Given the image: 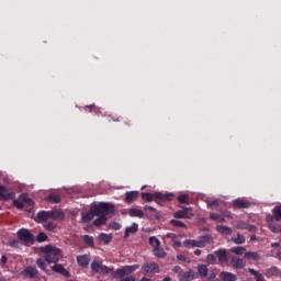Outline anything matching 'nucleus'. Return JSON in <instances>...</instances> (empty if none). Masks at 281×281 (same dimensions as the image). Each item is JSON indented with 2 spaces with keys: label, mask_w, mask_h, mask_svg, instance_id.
Here are the masks:
<instances>
[{
  "label": "nucleus",
  "mask_w": 281,
  "mask_h": 281,
  "mask_svg": "<svg viewBox=\"0 0 281 281\" xmlns=\"http://www.w3.org/2000/svg\"><path fill=\"white\" fill-rule=\"evenodd\" d=\"M16 194L14 192H10L5 187L0 186V201H13V205L18 207V210H23L25 205L32 207L34 205V200L27 198V194L23 193L18 199H14Z\"/></svg>",
  "instance_id": "obj_1"
},
{
  "label": "nucleus",
  "mask_w": 281,
  "mask_h": 281,
  "mask_svg": "<svg viewBox=\"0 0 281 281\" xmlns=\"http://www.w3.org/2000/svg\"><path fill=\"white\" fill-rule=\"evenodd\" d=\"M92 212L99 217L93 221V225L100 227V225H106V215L114 214L115 206L109 202H101L92 205Z\"/></svg>",
  "instance_id": "obj_2"
},
{
  "label": "nucleus",
  "mask_w": 281,
  "mask_h": 281,
  "mask_svg": "<svg viewBox=\"0 0 281 281\" xmlns=\"http://www.w3.org/2000/svg\"><path fill=\"white\" fill-rule=\"evenodd\" d=\"M40 251L43 254V258L48 265H56V262H60L63 258V251L53 245L41 247Z\"/></svg>",
  "instance_id": "obj_3"
},
{
  "label": "nucleus",
  "mask_w": 281,
  "mask_h": 281,
  "mask_svg": "<svg viewBox=\"0 0 281 281\" xmlns=\"http://www.w3.org/2000/svg\"><path fill=\"white\" fill-rule=\"evenodd\" d=\"M135 271V266H124L116 271L113 268H109L106 266L101 267V273L105 276L112 273V276L117 280V278H125V276H131Z\"/></svg>",
  "instance_id": "obj_4"
},
{
  "label": "nucleus",
  "mask_w": 281,
  "mask_h": 281,
  "mask_svg": "<svg viewBox=\"0 0 281 281\" xmlns=\"http://www.w3.org/2000/svg\"><path fill=\"white\" fill-rule=\"evenodd\" d=\"M142 196H143L144 201H147L148 203H150V201H155V199H158L159 201H168L172 196H175V194H172V193L162 194V193L156 192L154 194L142 193Z\"/></svg>",
  "instance_id": "obj_5"
},
{
  "label": "nucleus",
  "mask_w": 281,
  "mask_h": 281,
  "mask_svg": "<svg viewBox=\"0 0 281 281\" xmlns=\"http://www.w3.org/2000/svg\"><path fill=\"white\" fill-rule=\"evenodd\" d=\"M18 238L26 245H32L34 243V235H32V233H30V231H27L26 228H22L18 232Z\"/></svg>",
  "instance_id": "obj_6"
},
{
  "label": "nucleus",
  "mask_w": 281,
  "mask_h": 281,
  "mask_svg": "<svg viewBox=\"0 0 281 281\" xmlns=\"http://www.w3.org/2000/svg\"><path fill=\"white\" fill-rule=\"evenodd\" d=\"M24 278H30L31 280H36L38 278V269L36 267L27 266L24 271L21 272Z\"/></svg>",
  "instance_id": "obj_7"
},
{
  "label": "nucleus",
  "mask_w": 281,
  "mask_h": 281,
  "mask_svg": "<svg viewBox=\"0 0 281 281\" xmlns=\"http://www.w3.org/2000/svg\"><path fill=\"white\" fill-rule=\"evenodd\" d=\"M247 261H245V259H240L236 256L231 258V267H233V269H245Z\"/></svg>",
  "instance_id": "obj_8"
},
{
  "label": "nucleus",
  "mask_w": 281,
  "mask_h": 281,
  "mask_svg": "<svg viewBox=\"0 0 281 281\" xmlns=\"http://www.w3.org/2000/svg\"><path fill=\"white\" fill-rule=\"evenodd\" d=\"M48 218L52 221H64L65 220V213L63 210L54 209L52 211H48Z\"/></svg>",
  "instance_id": "obj_9"
},
{
  "label": "nucleus",
  "mask_w": 281,
  "mask_h": 281,
  "mask_svg": "<svg viewBox=\"0 0 281 281\" xmlns=\"http://www.w3.org/2000/svg\"><path fill=\"white\" fill-rule=\"evenodd\" d=\"M35 223H47L49 221V212L48 211H41L33 217Z\"/></svg>",
  "instance_id": "obj_10"
},
{
  "label": "nucleus",
  "mask_w": 281,
  "mask_h": 281,
  "mask_svg": "<svg viewBox=\"0 0 281 281\" xmlns=\"http://www.w3.org/2000/svg\"><path fill=\"white\" fill-rule=\"evenodd\" d=\"M175 218H192V213H190L189 207H183L180 211L173 213Z\"/></svg>",
  "instance_id": "obj_11"
},
{
  "label": "nucleus",
  "mask_w": 281,
  "mask_h": 281,
  "mask_svg": "<svg viewBox=\"0 0 281 281\" xmlns=\"http://www.w3.org/2000/svg\"><path fill=\"white\" fill-rule=\"evenodd\" d=\"M52 271H54L55 273H60V276H64L65 278H69V271H67V269H65V267H63V265H59L58 262H56L53 267H52Z\"/></svg>",
  "instance_id": "obj_12"
},
{
  "label": "nucleus",
  "mask_w": 281,
  "mask_h": 281,
  "mask_svg": "<svg viewBox=\"0 0 281 281\" xmlns=\"http://www.w3.org/2000/svg\"><path fill=\"white\" fill-rule=\"evenodd\" d=\"M95 216V211H93V206H91L88 213L81 214V223H89V221H93Z\"/></svg>",
  "instance_id": "obj_13"
},
{
  "label": "nucleus",
  "mask_w": 281,
  "mask_h": 281,
  "mask_svg": "<svg viewBox=\"0 0 281 281\" xmlns=\"http://www.w3.org/2000/svg\"><path fill=\"white\" fill-rule=\"evenodd\" d=\"M143 271L145 273H153V271L159 272V266H157L155 262L146 263L143 266Z\"/></svg>",
  "instance_id": "obj_14"
},
{
  "label": "nucleus",
  "mask_w": 281,
  "mask_h": 281,
  "mask_svg": "<svg viewBox=\"0 0 281 281\" xmlns=\"http://www.w3.org/2000/svg\"><path fill=\"white\" fill-rule=\"evenodd\" d=\"M233 205H234V207H238L239 210H245V209L249 207L250 204L247 201L237 199V200H234Z\"/></svg>",
  "instance_id": "obj_15"
},
{
  "label": "nucleus",
  "mask_w": 281,
  "mask_h": 281,
  "mask_svg": "<svg viewBox=\"0 0 281 281\" xmlns=\"http://www.w3.org/2000/svg\"><path fill=\"white\" fill-rule=\"evenodd\" d=\"M215 255L218 258V262H227V250L218 249L215 251Z\"/></svg>",
  "instance_id": "obj_16"
},
{
  "label": "nucleus",
  "mask_w": 281,
  "mask_h": 281,
  "mask_svg": "<svg viewBox=\"0 0 281 281\" xmlns=\"http://www.w3.org/2000/svg\"><path fill=\"white\" fill-rule=\"evenodd\" d=\"M137 229H139V226L136 223H133L132 226L125 228L124 238H128L131 234H137Z\"/></svg>",
  "instance_id": "obj_17"
},
{
  "label": "nucleus",
  "mask_w": 281,
  "mask_h": 281,
  "mask_svg": "<svg viewBox=\"0 0 281 281\" xmlns=\"http://www.w3.org/2000/svg\"><path fill=\"white\" fill-rule=\"evenodd\" d=\"M77 262L79 267H85V268L89 267V255L77 257Z\"/></svg>",
  "instance_id": "obj_18"
},
{
  "label": "nucleus",
  "mask_w": 281,
  "mask_h": 281,
  "mask_svg": "<svg viewBox=\"0 0 281 281\" xmlns=\"http://www.w3.org/2000/svg\"><path fill=\"white\" fill-rule=\"evenodd\" d=\"M198 273L201 278H207L210 273V269H207L206 265H199L198 266Z\"/></svg>",
  "instance_id": "obj_19"
},
{
  "label": "nucleus",
  "mask_w": 281,
  "mask_h": 281,
  "mask_svg": "<svg viewBox=\"0 0 281 281\" xmlns=\"http://www.w3.org/2000/svg\"><path fill=\"white\" fill-rule=\"evenodd\" d=\"M102 267H104V266L102 265V261H93V262L91 263V271H92L93 273H101V272H102Z\"/></svg>",
  "instance_id": "obj_20"
},
{
  "label": "nucleus",
  "mask_w": 281,
  "mask_h": 281,
  "mask_svg": "<svg viewBox=\"0 0 281 281\" xmlns=\"http://www.w3.org/2000/svg\"><path fill=\"white\" fill-rule=\"evenodd\" d=\"M138 192L137 191H132V192H126L125 193V202L126 203H133L137 199Z\"/></svg>",
  "instance_id": "obj_21"
},
{
  "label": "nucleus",
  "mask_w": 281,
  "mask_h": 281,
  "mask_svg": "<svg viewBox=\"0 0 281 281\" xmlns=\"http://www.w3.org/2000/svg\"><path fill=\"white\" fill-rule=\"evenodd\" d=\"M244 258H246V260H259L260 255H258V252H254V251H246L244 255Z\"/></svg>",
  "instance_id": "obj_22"
},
{
  "label": "nucleus",
  "mask_w": 281,
  "mask_h": 281,
  "mask_svg": "<svg viewBox=\"0 0 281 281\" xmlns=\"http://www.w3.org/2000/svg\"><path fill=\"white\" fill-rule=\"evenodd\" d=\"M247 252V249L243 246H237L235 248L231 249V254H236V256H245V254Z\"/></svg>",
  "instance_id": "obj_23"
},
{
  "label": "nucleus",
  "mask_w": 281,
  "mask_h": 281,
  "mask_svg": "<svg viewBox=\"0 0 281 281\" xmlns=\"http://www.w3.org/2000/svg\"><path fill=\"white\" fill-rule=\"evenodd\" d=\"M216 229L220 234H224L225 236L232 235V228L228 226L220 225L216 227Z\"/></svg>",
  "instance_id": "obj_24"
},
{
  "label": "nucleus",
  "mask_w": 281,
  "mask_h": 281,
  "mask_svg": "<svg viewBox=\"0 0 281 281\" xmlns=\"http://www.w3.org/2000/svg\"><path fill=\"white\" fill-rule=\"evenodd\" d=\"M221 278L223 281H236V276L231 272H222Z\"/></svg>",
  "instance_id": "obj_25"
},
{
  "label": "nucleus",
  "mask_w": 281,
  "mask_h": 281,
  "mask_svg": "<svg viewBox=\"0 0 281 281\" xmlns=\"http://www.w3.org/2000/svg\"><path fill=\"white\" fill-rule=\"evenodd\" d=\"M45 201H47L48 203H60V195H56L54 193H50Z\"/></svg>",
  "instance_id": "obj_26"
},
{
  "label": "nucleus",
  "mask_w": 281,
  "mask_h": 281,
  "mask_svg": "<svg viewBox=\"0 0 281 281\" xmlns=\"http://www.w3.org/2000/svg\"><path fill=\"white\" fill-rule=\"evenodd\" d=\"M99 240H101L102 243H105V245H108V243H111V240H113V235H106L104 233H101L99 235Z\"/></svg>",
  "instance_id": "obj_27"
},
{
  "label": "nucleus",
  "mask_w": 281,
  "mask_h": 281,
  "mask_svg": "<svg viewBox=\"0 0 281 281\" xmlns=\"http://www.w3.org/2000/svg\"><path fill=\"white\" fill-rule=\"evenodd\" d=\"M153 252L155 254V256H157V258H166V250H164V248H160L159 246L157 248H154Z\"/></svg>",
  "instance_id": "obj_28"
},
{
  "label": "nucleus",
  "mask_w": 281,
  "mask_h": 281,
  "mask_svg": "<svg viewBox=\"0 0 281 281\" xmlns=\"http://www.w3.org/2000/svg\"><path fill=\"white\" fill-rule=\"evenodd\" d=\"M193 273L194 272L192 270L187 271V272H180V276H179L180 281H189Z\"/></svg>",
  "instance_id": "obj_29"
},
{
  "label": "nucleus",
  "mask_w": 281,
  "mask_h": 281,
  "mask_svg": "<svg viewBox=\"0 0 281 281\" xmlns=\"http://www.w3.org/2000/svg\"><path fill=\"white\" fill-rule=\"evenodd\" d=\"M36 265H37L38 268L42 269V271H45V273H49V270H47V268H46L45 260L38 258V259L36 260Z\"/></svg>",
  "instance_id": "obj_30"
},
{
  "label": "nucleus",
  "mask_w": 281,
  "mask_h": 281,
  "mask_svg": "<svg viewBox=\"0 0 281 281\" xmlns=\"http://www.w3.org/2000/svg\"><path fill=\"white\" fill-rule=\"evenodd\" d=\"M232 240H233V243H235V245L245 244V237L240 234H237V237H233Z\"/></svg>",
  "instance_id": "obj_31"
},
{
  "label": "nucleus",
  "mask_w": 281,
  "mask_h": 281,
  "mask_svg": "<svg viewBox=\"0 0 281 281\" xmlns=\"http://www.w3.org/2000/svg\"><path fill=\"white\" fill-rule=\"evenodd\" d=\"M279 273H280V270H278V268H276V267H272L267 270L266 276L268 278H271V276H278Z\"/></svg>",
  "instance_id": "obj_32"
},
{
  "label": "nucleus",
  "mask_w": 281,
  "mask_h": 281,
  "mask_svg": "<svg viewBox=\"0 0 281 281\" xmlns=\"http://www.w3.org/2000/svg\"><path fill=\"white\" fill-rule=\"evenodd\" d=\"M130 216H138L139 218H142L144 216V212L137 209H131Z\"/></svg>",
  "instance_id": "obj_33"
},
{
  "label": "nucleus",
  "mask_w": 281,
  "mask_h": 281,
  "mask_svg": "<svg viewBox=\"0 0 281 281\" xmlns=\"http://www.w3.org/2000/svg\"><path fill=\"white\" fill-rule=\"evenodd\" d=\"M149 245L154 247V249H157V247L160 245L159 239L157 237H150Z\"/></svg>",
  "instance_id": "obj_34"
},
{
  "label": "nucleus",
  "mask_w": 281,
  "mask_h": 281,
  "mask_svg": "<svg viewBox=\"0 0 281 281\" xmlns=\"http://www.w3.org/2000/svg\"><path fill=\"white\" fill-rule=\"evenodd\" d=\"M204 246H205V243H207L209 245H213L214 244V238H212L210 235H204L201 237Z\"/></svg>",
  "instance_id": "obj_35"
},
{
  "label": "nucleus",
  "mask_w": 281,
  "mask_h": 281,
  "mask_svg": "<svg viewBox=\"0 0 281 281\" xmlns=\"http://www.w3.org/2000/svg\"><path fill=\"white\" fill-rule=\"evenodd\" d=\"M210 218H211L212 221H218L220 223H225V217H223V216H221V215H218V214L212 213V214L210 215Z\"/></svg>",
  "instance_id": "obj_36"
},
{
  "label": "nucleus",
  "mask_w": 281,
  "mask_h": 281,
  "mask_svg": "<svg viewBox=\"0 0 281 281\" xmlns=\"http://www.w3.org/2000/svg\"><path fill=\"white\" fill-rule=\"evenodd\" d=\"M82 240L86 243V245H90V247H93V237L85 235L82 236Z\"/></svg>",
  "instance_id": "obj_37"
},
{
  "label": "nucleus",
  "mask_w": 281,
  "mask_h": 281,
  "mask_svg": "<svg viewBox=\"0 0 281 281\" xmlns=\"http://www.w3.org/2000/svg\"><path fill=\"white\" fill-rule=\"evenodd\" d=\"M273 216L276 221H281V206H278L273 210Z\"/></svg>",
  "instance_id": "obj_38"
},
{
  "label": "nucleus",
  "mask_w": 281,
  "mask_h": 281,
  "mask_svg": "<svg viewBox=\"0 0 281 281\" xmlns=\"http://www.w3.org/2000/svg\"><path fill=\"white\" fill-rule=\"evenodd\" d=\"M170 223L175 227H186V224L183 222L179 221V220H171Z\"/></svg>",
  "instance_id": "obj_39"
},
{
  "label": "nucleus",
  "mask_w": 281,
  "mask_h": 281,
  "mask_svg": "<svg viewBox=\"0 0 281 281\" xmlns=\"http://www.w3.org/2000/svg\"><path fill=\"white\" fill-rule=\"evenodd\" d=\"M207 207H211V210H214V207H218V200L214 201H206Z\"/></svg>",
  "instance_id": "obj_40"
},
{
  "label": "nucleus",
  "mask_w": 281,
  "mask_h": 281,
  "mask_svg": "<svg viewBox=\"0 0 281 281\" xmlns=\"http://www.w3.org/2000/svg\"><path fill=\"white\" fill-rule=\"evenodd\" d=\"M268 227L273 234H281V227L278 228L277 226H273V224H268Z\"/></svg>",
  "instance_id": "obj_41"
},
{
  "label": "nucleus",
  "mask_w": 281,
  "mask_h": 281,
  "mask_svg": "<svg viewBox=\"0 0 281 281\" xmlns=\"http://www.w3.org/2000/svg\"><path fill=\"white\" fill-rule=\"evenodd\" d=\"M183 245H184L186 247H195L196 240L187 239V240L183 241Z\"/></svg>",
  "instance_id": "obj_42"
},
{
  "label": "nucleus",
  "mask_w": 281,
  "mask_h": 281,
  "mask_svg": "<svg viewBox=\"0 0 281 281\" xmlns=\"http://www.w3.org/2000/svg\"><path fill=\"white\" fill-rule=\"evenodd\" d=\"M47 239V234L45 233H40L37 236V243H45V240Z\"/></svg>",
  "instance_id": "obj_43"
},
{
  "label": "nucleus",
  "mask_w": 281,
  "mask_h": 281,
  "mask_svg": "<svg viewBox=\"0 0 281 281\" xmlns=\"http://www.w3.org/2000/svg\"><path fill=\"white\" fill-rule=\"evenodd\" d=\"M44 227H45V229L47 232H54V229H56V225L54 223H52V222L46 224V225H44Z\"/></svg>",
  "instance_id": "obj_44"
},
{
  "label": "nucleus",
  "mask_w": 281,
  "mask_h": 281,
  "mask_svg": "<svg viewBox=\"0 0 281 281\" xmlns=\"http://www.w3.org/2000/svg\"><path fill=\"white\" fill-rule=\"evenodd\" d=\"M110 229H121L122 225H120V223L117 222H112L110 225H109Z\"/></svg>",
  "instance_id": "obj_45"
},
{
  "label": "nucleus",
  "mask_w": 281,
  "mask_h": 281,
  "mask_svg": "<svg viewBox=\"0 0 281 281\" xmlns=\"http://www.w3.org/2000/svg\"><path fill=\"white\" fill-rule=\"evenodd\" d=\"M188 199H189L188 195H180V196H178V201L180 203H184L186 205H188Z\"/></svg>",
  "instance_id": "obj_46"
},
{
  "label": "nucleus",
  "mask_w": 281,
  "mask_h": 281,
  "mask_svg": "<svg viewBox=\"0 0 281 281\" xmlns=\"http://www.w3.org/2000/svg\"><path fill=\"white\" fill-rule=\"evenodd\" d=\"M248 271H249V273H251V276H255L257 278V280H258V278H262V274H260L255 269L249 268Z\"/></svg>",
  "instance_id": "obj_47"
},
{
  "label": "nucleus",
  "mask_w": 281,
  "mask_h": 281,
  "mask_svg": "<svg viewBox=\"0 0 281 281\" xmlns=\"http://www.w3.org/2000/svg\"><path fill=\"white\" fill-rule=\"evenodd\" d=\"M206 260H207V262H210V265H212V262H216V256H214L212 254L207 255Z\"/></svg>",
  "instance_id": "obj_48"
},
{
  "label": "nucleus",
  "mask_w": 281,
  "mask_h": 281,
  "mask_svg": "<svg viewBox=\"0 0 281 281\" xmlns=\"http://www.w3.org/2000/svg\"><path fill=\"white\" fill-rule=\"evenodd\" d=\"M173 247H181V241L177 237H172Z\"/></svg>",
  "instance_id": "obj_49"
},
{
  "label": "nucleus",
  "mask_w": 281,
  "mask_h": 281,
  "mask_svg": "<svg viewBox=\"0 0 281 281\" xmlns=\"http://www.w3.org/2000/svg\"><path fill=\"white\" fill-rule=\"evenodd\" d=\"M207 280H210V281H214L215 279H216V273H214V272H209V274H207Z\"/></svg>",
  "instance_id": "obj_50"
},
{
  "label": "nucleus",
  "mask_w": 281,
  "mask_h": 281,
  "mask_svg": "<svg viewBox=\"0 0 281 281\" xmlns=\"http://www.w3.org/2000/svg\"><path fill=\"white\" fill-rule=\"evenodd\" d=\"M173 273H179V277L181 276V273L183 272V270H181V267L179 266H176L173 269H172Z\"/></svg>",
  "instance_id": "obj_51"
},
{
  "label": "nucleus",
  "mask_w": 281,
  "mask_h": 281,
  "mask_svg": "<svg viewBox=\"0 0 281 281\" xmlns=\"http://www.w3.org/2000/svg\"><path fill=\"white\" fill-rule=\"evenodd\" d=\"M10 247H15V249H19V240H12L9 241Z\"/></svg>",
  "instance_id": "obj_52"
},
{
  "label": "nucleus",
  "mask_w": 281,
  "mask_h": 281,
  "mask_svg": "<svg viewBox=\"0 0 281 281\" xmlns=\"http://www.w3.org/2000/svg\"><path fill=\"white\" fill-rule=\"evenodd\" d=\"M195 247H205V244L203 243V239L195 240Z\"/></svg>",
  "instance_id": "obj_53"
},
{
  "label": "nucleus",
  "mask_w": 281,
  "mask_h": 281,
  "mask_svg": "<svg viewBox=\"0 0 281 281\" xmlns=\"http://www.w3.org/2000/svg\"><path fill=\"white\" fill-rule=\"evenodd\" d=\"M120 281H135V277H133V276H130L126 278L122 277Z\"/></svg>",
  "instance_id": "obj_54"
},
{
  "label": "nucleus",
  "mask_w": 281,
  "mask_h": 281,
  "mask_svg": "<svg viewBox=\"0 0 281 281\" xmlns=\"http://www.w3.org/2000/svg\"><path fill=\"white\" fill-rule=\"evenodd\" d=\"M177 260H180V262H186V260H188V258H186V256H183V255H178Z\"/></svg>",
  "instance_id": "obj_55"
},
{
  "label": "nucleus",
  "mask_w": 281,
  "mask_h": 281,
  "mask_svg": "<svg viewBox=\"0 0 281 281\" xmlns=\"http://www.w3.org/2000/svg\"><path fill=\"white\" fill-rule=\"evenodd\" d=\"M245 229H248L249 232H256V226L254 225H247L246 227H244Z\"/></svg>",
  "instance_id": "obj_56"
},
{
  "label": "nucleus",
  "mask_w": 281,
  "mask_h": 281,
  "mask_svg": "<svg viewBox=\"0 0 281 281\" xmlns=\"http://www.w3.org/2000/svg\"><path fill=\"white\" fill-rule=\"evenodd\" d=\"M1 262L2 265H5L8 262V257H5V255L2 256Z\"/></svg>",
  "instance_id": "obj_57"
},
{
  "label": "nucleus",
  "mask_w": 281,
  "mask_h": 281,
  "mask_svg": "<svg viewBox=\"0 0 281 281\" xmlns=\"http://www.w3.org/2000/svg\"><path fill=\"white\" fill-rule=\"evenodd\" d=\"M266 221H267L268 225H270L271 223H273V217L268 216V217L266 218Z\"/></svg>",
  "instance_id": "obj_58"
},
{
  "label": "nucleus",
  "mask_w": 281,
  "mask_h": 281,
  "mask_svg": "<svg viewBox=\"0 0 281 281\" xmlns=\"http://www.w3.org/2000/svg\"><path fill=\"white\" fill-rule=\"evenodd\" d=\"M145 210H150V212H156V209H155V207L148 206V205L145 206Z\"/></svg>",
  "instance_id": "obj_59"
},
{
  "label": "nucleus",
  "mask_w": 281,
  "mask_h": 281,
  "mask_svg": "<svg viewBox=\"0 0 281 281\" xmlns=\"http://www.w3.org/2000/svg\"><path fill=\"white\" fill-rule=\"evenodd\" d=\"M194 255H195V256H201V250H200V249H196V250L194 251Z\"/></svg>",
  "instance_id": "obj_60"
},
{
  "label": "nucleus",
  "mask_w": 281,
  "mask_h": 281,
  "mask_svg": "<svg viewBox=\"0 0 281 281\" xmlns=\"http://www.w3.org/2000/svg\"><path fill=\"white\" fill-rule=\"evenodd\" d=\"M95 108V104H92V105H86L85 109H94Z\"/></svg>",
  "instance_id": "obj_61"
},
{
  "label": "nucleus",
  "mask_w": 281,
  "mask_h": 281,
  "mask_svg": "<svg viewBox=\"0 0 281 281\" xmlns=\"http://www.w3.org/2000/svg\"><path fill=\"white\" fill-rule=\"evenodd\" d=\"M257 281H265V279L262 277H259Z\"/></svg>",
  "instance_id": "obj_62"
},
{
  "label": "nucleus",
  "mask_w": 281,
  "mask_h": 281,
  "mask_svg": "<svg viewBox=\"0 0 281 281\" xmlns=\"http://www.w3.org/2000/svg\"><path fill=\"white\" fill-rule=\"evenodd\" d=\"M250 240H256V235H252V236L250 237Z\"/></svg>",
  "instance_id": "obj_63"
},
{
  "label": "nucleus",
  "mask_w": 281,
  "mask_h": 281,
  "mask_svg": "<svg viewBox=\"0 0 281 281\" xmlns=\"http://www.w3.org/2000/svg\"><path fill=\"white\" fill-rule=\"evenodd\" d=\"M162 281H171V279L167 277Z\"/></svg>",
  "instance_id": "obj_64"
}]
</instances>
